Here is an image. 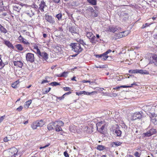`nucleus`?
<instances>
[{
	"mask_svg": "<svg viewBox=\"0 0 157 157\" xmlns=\"http://www.w3.org/2000/svg\"><path fill=\"white\" fill-rule=\"evenodd\" d=\"M64 123L62 121H56L55 122H52L48 125L47 128L48 130H52L55 128L57 132L62 131L61 126L64 125Z\"/></svg>",
	"mask_w": 157,
	"mask_h": 157,
	"instance_id": "obj_1",
	"label": "nucleus"
},
{
	"mask_svg": "<svg viewBox=\"0 0 157 157\" xmlns=\"http://www.w3.org/2000/svg\"><path fill=\"white\" fill-rule=\"evenodd\" d=\"M70 46L72 48V50L77 54H78L83 50L82 48L81 47L80 44L79 43H72L70 45Z\"/></svg>",
	"mask_w": 157,
	"mask_h": 157,
	"instance_id": "obj_2",
	"label": "nucleus"
},
{
	"mask_svg": "<svg viewBox=\"0 0 157 157\" xmlns=\"http://www.w3.org/2000/svg\"><path fill=\"white\" fill-rule=\"evenodd\" d=\"M25 13L28 16L31 17L34 15V9L30 6H27L26 8Z\"/></svg>",
	"mask_w": 157,
	"mask_h": 157,
	"instance_id": "obj_3",
	"label": "nucleus"
},
{
	"mask_svg": "<svg viewBox=\"0 0 157 157\" xmlns=\"http://www.w3.org/2000/svg\"><path fill=\"white\" fill-rule=\"evenodd\" d=\"M149 63L157 66V55H154L150 57Z\"/></svg>",
	"mask_w": 157,
	"mask_h": 157,
	"instance_id": "obj_4",
	"label": "nucleus"
},
{
	"mask_svg": "<svg viewBox=\"0 0 157 157\" xmlns=\"http://www.w3.org/2000/svg\"><path fill=\"white\" fill-rule=\"evenodd\" d=\"M26 60L28 62L32 63L34 61V54L32 53H27L26 54Z\"/></svg>",
	"mask_w": 157,
	"mask_h": 157,
	"instance_id": "obj_5",
	"label": "nucleus"
},
{
	"mask_svg": "<svg viewBox=\"0 0 157 157\" xmlns=\"http://www.w3.org/2000/svg\"><path fill=\"white\" fill-rule=\"evenodd\" d=\"M143 116L142 112H136L134 113L132 116V119L135 120L137 119H140Z\"/></svg>",
	"mask_w": 157,
	"mask_h": 157,
	"instance_id": "obj_6",
	"label": "nucleus"
},
{
	"mask_svg": "<svg viewBox=\"0 0 157 157\" xmlns=\"http://www.w3.org/2000/svg\"><path fill=\"white\" fill-rule=\"evenodd\" d=\"M18 152L17 149L15 147H13L10 149L8 151V155L9 156H12L15 155Z\"/></svg>",
	"mask_w": 157,
	"mask_h": 157,
	"instance_id": "obj_7",
	"label": "nucleus"
},
{
	"mask_svg": "<svg viewBox=\"0 0 157 157\" xmlns=\"http://www.w3.org/2000/svg\"><path fill=\"white\" fill-rule=\"evenodd\" d=\"M156 132V130L155 129L151 128L149 130L147 131L146 133H144V136L148 137L151 136Z\"/></svg>",
	"mask_w": 157,
	"mask_h": 157,
	"instance_id": "obj_8",
	"label": "nucleus"
},
{
	"mask_svg": "<svg viewBox=\"0 0 157 157\" xmlns=\"http://www.w3.org/2000/svg\"><path fill=\"white\" fill-rule=\"evenodd\" d=\"M44 17L45 20L51 24H53L55 22L52 16L49 15L48 13L46 14L44 16Z\"/></svg>",
	"mask_w": 157,
	"mask_h": 157,
	"instance_id": "obj_9",
	"label": "nucleus"
},
{
	"mask_svg": "<svg viewBox=\"0 0 157 157\" xmlns=\"http://www.w3.org/2000/svg\"><path fill=\"white\" fill-rule=\"evenodd\" d=\"M69 30L73 35L75 34H78L79 31L77 28H75L72 26L71 27L69 28Z\"/></svg>",
	"mask_w": 157,
	"mask_h": 157,
	"instance_id": "obj_10",
	"label": "nucleus"
},
{
	"mask_svg": "<svg viewBox=\"0 0 157 157\" xmlns=\"http://www.w3.org/2000/svg\"><path fill=\"white\" fill-rule=\"evenodd\" d=\"M14 65L16 67L21 68L23 65V63L22 61H14L13 62Z\"/></svg>",
	"mask_w": 157,
	"mask_h": 157,
	"instance_id": "obj_11",
	"label": "nucleus"
},
{
	"mask_svg": "<svg viewBox=\"0 0 157 157\" xmlns=\"http://www.w3.org/2000/svg\"><path fill=\"white\" fill-rule=\"evenodd\" d=\"M37 54H38L39 57L41 56L44 58L45 59H46L48 58V55L45 52H41L40 51V53H38Z\"/></svg>",
	"mask_w": 157,
	"mask_h": 157,
	"instance_id": "obj_12",
	"label": "nucleus"
},
{
	"mask_svg": "<svg viewBox=\"0 0 157 157\" xmlns=\"http://www.w3.org/2000/svg\"><path fill=\"white\" fill-rule=\"evenodd\" d=\"M45 6H46L45 2L43 1H41V3L39 4V9L42 11L44 12V8Z\"/></svg>",
	"mask_w": 157,
	"mask_h": 157,
	"instance_id": "obj_13",
	"label": "nucleus"
},
{
	"mask_svg": "<svg viewBox=\"0 0 157 157\" xmlns=\"http://www.w3.org/2000/svg\"><path fill=\"white\" fill-rule=\"evenodd\" d=\"M105 123L104 124H103L102 126L100 127L98 130V131L102 134H104L105 131H106V129L105 128Z\"/></svg>",
	"mask_w": 157,
	"mask_h": 157,
	"instance_id": "obj_14",
	"label": "nucleus"
},
{
	"mask_svg": "<svg viewBox=\"0 0 157 157\" xmlns=\"http://www.w3.org/2000/svg\"><path fill=\"white\" fill-rule=\"evenodd\" d=\"M3 41V43L9 48H14V47L10 41L4 40Z\"/></svg>",
	"mask_w": 157,
	"mask_h": 157,
	"instance_id": "obj_15",
	"label": "nucleus"
},
{
	"mask_svg": "<svg viewBox=\"0 0 157 157\" xmlns=\"http://www.w3.org/2000/svg\"><path fill=\"white\" fill-rule=\"evenodd\" d=\"M129 33V32L128 31H124V32H120V34H121V36H119L120 38H121L124 36H127L128 34Z\"/></svg>",
	"mask_w": 157,
	"mask_h": 157,
	"instance_id": "obj_16",
	"label": "nucleus"
},
{
	"mask_svg": "<svg viewBox=\"0 0 157 157\" xmlns=\"http://www.w3.org/2000/svg\"><path fill=\"white\" fill-rule=\"evenodd\" d=\"M105 124V122L102 121L97 123L96 124L97 130H98L100 127L102 126L103 124Z\"/></svg>",
	"mask_w": 157,
	"mask_h": 157,
	"instance_id": "obj_17",
	"label": "nucleus"
},
{
	"mask_svg": "<svg viewBox=\"0 0 157 157\" xmlns=\"http://www.w3.org/2000/svg\"><path fill=\"white\" fill-rule=\"evenodd\" d=\"M151 121L154 124L157 125V115L152 117Z\"/></svg>",
	"mask_w": 157,
	"mask_h": 157,
	"instance_id": "obj_18",
	"label": "nucleus"
},
{
	"mask_svg": "<svg viewBox=\"0 0 157 157\" xmlns=\"http://www.w3.org/2000/svg\"><path fill=\"white\" fill-rule=\"evenodd\" d=\"M138 73L145 75H148L149 74V73L148 71L146 70H143L138 69Z\"/></svg>",
	"mask_w": 157,
	"mask_h": 157,
	"instance_id": "obj_19",
	"label": "nucleus"
},
{
	"mask_svg": "<svg viewBox=\"0 0 157 157\" xmlns=\"http://www.w3.org/2000/svg\"><path fill=\"white\" fill-rule=\"evenodd\" d=\"M12 139L11 136L8 135L3 139V141L4 142H6L9 141L11 140Z\"/></svg>",
	"mask_w": 157,
	"mask_h": 157,
	"instance_id": "obj_20",
	"label": "nucleus"
},
{
	"mask_svg": "<svg viewBox=\"0 0 157 157\" xmlns=\"http://www.w3.org/2000/svg\"><path fill=\"white\" fill-rule=\"evenodd\" d=\"M76 127L74 125H71L69 127L70 130L72 132H75L76 129Z\"/></svg>",
	"mask_w": 157,
	"mask_h": 157,
	"instance_id": "obj_21",
	"label": "nucleus"
},
{
	"mask_svg": "<svg viewBox=\"0 0 157 157\" xmlns=\"http://www.w3.org/2000/svg\"><path fill=\"white\" fill-rule=\"evenodd\" d=\"M38 127H41L44 124V123L42 120L40 121H36V122Z\"/></svg>",
	"mask_w": 157,
	"mask_h": 157,
	"instance_id": "obj_22",
	"label": "nucleus"
},
{
	"mask_svg": "<svg viewBox=\"0 0 157 157\" xmlns=\"http://www.w3.org/2000/svg\"><path fill=\"white\" fill-rule=\"evenodd\" d=\"M13 10L17 12H19L21 8L20 6L18 5H15L13 7Z\"/></svg>",
	"mask_w": 157,
	"mask_h": 157,
	"instance_id": "obj_23",
	"label": "nucleus"
},
{
	"mask_svg": "<svg viewBox=\"0 0 157 157\" xmlns=\"http://www.w3.org/2000/svg\"><path fill=\"white\" fill-rule=\"evenodd\" d=\"M95 37L93 35L91 37V38L90 39V42L92 43H94L95 44L96 42V40H95Z\"/></svg>",
	"mask_w": 157,
	"mask_h": 157,
	"instance_id": "obj_24",
	"label": "nucleus"
},
{
	"mask_svg": "<svg viewBox=\"0 0 157 157\" xmlns=\"http://www.w3.org/2000/svg\"><path fill=\"white\" fill-rule=\"evenodd\" d=\"M0 31L2 33L6 34L7 33V31L3 26H2L0 29Z\"/></svg>",
	"mask_w": 157,
	"mask_h": 157,
	"instance_id": "obj_25",
	"label": "nucleus"
},
{
	"mask_svg": "<svg viewBox=\"0 0 157 157\" xmlns=\"http://www.w3.org/2000/svg\"><path fill=\"white\" fill-rule=\"evenodd\" d=\"M87 1L89 3L93 5H96L97 3L96 0H87Z\"/></svg>",
	"mask_w": 157,
	"mask_h": 157,
	"instance_id": "obj_26",
	"label": "nucleus"
},
{
	"mask_svg": "<svg viewBox=\"0 0 157 157\" xmlns=\"http://www.w3.org/2000/svg\"><path fill=\"white\" fill-rule=\"evenodd\" d=\"M25 118L23 116H21L19 119L18 121L20 123H23L25 121Z\"/></svg>",
	"mask_w": 157,
	"mask_h": 157,
	"instance_id": "obj_27",
	"label": "nucleus"
},
{
	"mask_svg": "<svg viewBox=\"0 0 157 157\" xmlns=\"http://www.w3.org/2000/svg\"><path fill=\"white\" fill-rule=\"evenodd\" d=\"M31 126L33 129H35L38 127L36 122L32 123L31 125Z\"/></svg>",
	"mask_w": 157,
	"mask_h": 157,
	"instance_id": "obj_28",
	"label": "nucleus"
},
{
	"mask_svg": "<svg viewBox=\"0 0 157 157\" xmlns=\"http://www.w3.org/2000/svg\"><path fill=\"white\" fill-rule=\"evenodd\" d=\"M97 149L99 151H102L105 149V147L102 145H98Z\"/></svg>",
	"mask_w": 157,
	"mask_h": 157,
	"instance_id": "obj_29",
	"label": "nucleus"
},
{
	"mask_svg": "<svg viewBox=\"0 0 157 157\" xmlns=\"http://www.w3.org/2000/svg\"><path fill=\"white\" fill-rule=\"evenodd\" d=\"M117 136H120L121 134V131L119 129L116 130L115 132Z\"/></svg>",
	"mask_w": 157,
	"mask_h": 157,
	"instance_id": "obj_30",
	"label": "nucleus"
},
{
	"mask_svg": "<svg viewBox=\"0 0 157 157\" xmlns=\"http://www.w3.org/2000/svg\"><path fill=\"white\" fill-rule=\"evenodd\" d=\"M86 35L87 37L89 39L93 35L92 33L90 32H86Z\"/></svg>",
	"mask_w": 157,
	"mask_h": 157,
	"instance_id": "obj_31",
	"label": "nucleus"
},
{
	"mask_svg": "<svg viewBox=\"0 0 157 157\" xmlns=\"http://www.w3.org/2000/svg\"><path fill=\"white\" fill-rule=\"evenodd\" d=\"M32 102V100H29L28 101H27L25 102V107H27V108H28L29 106L31 104Z\"/></svg>",
	"mask_w": 157,
	"mask_h": 157,
	"instance_id": "obj_32",
	"label": "nucleus"
},
{
	"mask_svg": "<svg viewBox=\"0 0 157 157\" xmlns=\"http://www.w3.org/2000/svg\"><path fill=\"white\" fill-rule=\"evenodd\" d=\"M1 56L0 55V69H2L4 66V64L2 63L1 59Z\"/></svg>",
	"mask_w": 157,
	"mask_h": 157,
	"instance_id": "obj_33",
	"label": "nucleus"
},
{
	"mask_svg": "<svg viewBox=\"0 0 157 157\" xmlns=\"http://www.w3.org/2000/svg\"><path fill=\"white\" fill-rule=\"evenodd\" d=\"M84 130L85 131H86L89 133H91V132L93 131V130H91L90 131L89 129H90V127H88L86 126L84 128Z\"/></svg>",
	"mask_w": 157,
	"mask_h": 157,
	"instance_id": "obj_34",
	"label": "nucleus"
},
{
	"mask_svg": "<svg viewBox=\"0 0 157 157\" xmlns=\"http://www.w3.org/2000/svg\"><path fill=\"white\" fill-rule=\"evenodd\" d=\"M122 144V143L120 142H115L113 143V146L115 145L117 146H118L121 145Z\"/></svg>",
	"mask_w": 157,
	"mask_h": 157,
	"instance_id": "obj_35",
	"label": "nucleus"
},
{
	"mask_svg": "<svg viewBox=\"0 0 157 157\" xmlns=\"http://www.w3.org/2000/svg\"><path fill=\"white\" fill-rule=\"evenodd\" d=\"M50 84L52 86H58V85H60V84L59 83L56 82H52Z\"/></svg>",
	"mask_w": 157,
	"mask_h": 157,
	"instance_id": "obj_36",
	"label": "nucleus"
},
{
	"mask_svg": "<svg viewBox=\"0 0 157 157\" xmlns=\"http://www.w3.org/2000/svg\"><path fill=\"white\" fill-rule=\"evenodd\" d=\"M86 92L84 91H81L80 92H78L76 93V94L77 95H81L82 94H86Z\"/></svg>",
	"mask_w": 157,
	"mask_h": 157,
	"instance_id": "obj_37",
	"label": "nucleus"
},
{
	"mask_svg": "<svg viewBox=\"0 0 157 157\" xmlns=\"http://www.w3.org/2000/svg\"><path fill=\"white\" fill-rule=\"evenodd\" d=\"M16 48L19 50L21 51L23 50V48L22 45L20 44H18L16 45Z\"/></svg>",
	"mask_w": 157,
	"mask_h": 157,
	"instance_id": "obj_38",
	"label": "nucleus"
},
{
	"mask_svg": "<svg viewBox=\"0 0 157 157\" xmlns=\"http://www.w3.org/2000/svg\"><path fill=\"white\" fill-rule=\"evenodd\" d=\"M122 15L125 18V19H127L128 17V14L125 12H123L122 14Z\"/></svg>",
	"mask_w": 157,
	"mask_h": 157,
	"instance_id": "obj_39",
	"label": "nucleus"
},
{
	"mask_svg": "<svg viewBox=\"0 0 157 157\" xmlns=\"http://www.w3.org/2000/svg\"><path fill=\"white\" fill-rule=\"evenodd\" d=\"M128 72L130 73H137L138 69L130 70Z\"/></svg>",
	"mask_w": 157,
	"mask_h": 157,
	"instance_id": "obj_40",
	"label": "nucleus"
},
{
	"mask_svg": "<svg viewBox=\"0 0 157 157\" xmlns=\"http://www.w3.org/2000/svg\"><path fill=\"white\" fill-rule=\"evenodd\" d=\"M62 13H60L57 14L56 16V17L57 18L58 20H60L62 18Z\"/></svg>",
	"mask_w": 157,
	"mask_h": 157,
	"instance_id": "obj_41",
	"label": "nucleus"
},
{
	"mask_svg": "<svg viewBox=\"0 0 157 157\" xmlns=\"http://www.w3.org/2000/svg\"><path fill=\"white\" fill-rule=\"evenodd\" d=\"M34 49H35V51H36L35 52L37 53V54L38 53H40V50L39 49L37 46H36L34 47Z\"/></svg>",
	"mask_w": 157,
	"mask_h": 157,
	"instance_id": "obj_42",
	"label": "nucleus"
},
{
	"mask_svg": "<svg viewBox=\"0 0 157 157\" xmlns=\"http://www.w3.org/2000/svg\"><path fill=\"white\" fill-rule=\"evenodd\" d=\"M88 10L91 12V15H92L94 12V10L91 7H90L89 8Z\"/></svg>",
	"mask_w": 157,
	"mask_h": 157,
	"instance_id": "obj_43",
	"label": "nucleus"
},
{
	"mask_svg": "<svg viewBox=\"0 0 157 157\" xmlns=\"http://www.w3.org/2000/svg\"><path fill=\"white\" fill-rule=\"evenodd\" d=\"M68 74V72L64 71L62 74H61V76L62 77H66L67 75Z\"/></svg>",
	"mask_w": 157,
	"mask_h": 157,
	"instance_id": "obj_44",
	"label": "nucleus"
},
{
	"mask_svg": "<svg viewBox=\"0 0 157 157\" xmlns=\"http://www.w3.org/2000/svg\"><path fill=\"white\" fill-rule=\"evenodd\" d=\"M133 86V84H132L130 86L123 85L121 86V87L122 88H130L132 87Z\"/></svg>",
	"mask_w": 157,
	"mask_h": 157,
	"instance_id": "obj_45",
	"label": "nucleus"
},
{
	"mask_svg": "<svg viewBox=\"0 0 157 157\" xmlns=\"http://www.w3.org/2000/svg\"><path fill=\"white\" fill-rule=\"evenodd\" d=\"M111 31L114 33L117 30V29L116 27H111L110 29Z\"/></svg>",
	"mask_w": 157,
	"mask_h": 157,
	"instance_id": "obj_46",
	"label": "nucleus"
},
{
	"mask_svg": "<svg viewBox=\"0 0 157 157\" xmlns=\"http://www.w3.org/2000/svg\"><path fill=\"white\" fill-rule=\"evenodd\" d=\"M106 66L105 65H99L98 66H95V67L97 68H106Z\"/></svg>",
	"mask_w": 157,
	"mask_h": 157,
	"instance_id": "obj_47",
	"label": "nucleus"
},
{
	"mask_svg": "<svg viewBox=\"0 0 157 157\" xmlns=\"http://www.w3.org/2000/svg\"><path fill=\"white\" fill-rule=\"evenodd\" d=\"M109 56H108L104 54L102 56L101 58L103 60H105Z\"/></svg>",
	"mask_w": 157,
	"mask_h": 157,
	"instance_id": "obj_48",
	"label": "nucleus"
},
{
	"mask_svg": "<svg viewBox=\"0 0 157 157\" xmlns=\"http://www.w3.org/2000/svg\"><path fill=\"white\" fill-rule=\"evenodd\" d=\"M150 25V24H148V23H145V24L143 25V26L141 27L142 29H144L146 27L149 26Z\"/></svg>",
	"mask_w": 157,
	"mask_h": 157,
	"instance_id": "obj_49",
	"label": "nucleus"
},
{
	"mask_svg": "<svg viewBox=\"0 0 157 157\" xmlns=\"http://www.w3.org/2000/svg\"><path fill=\"white\" fill-rule=\"evenodd\" d=\"M18 39L22 42H23V40H25V39L21 35L18 37Z\"/></svg>",
	"mask_w": 157,
	"mask_h": 157,
	"instance_id": "obj_50",
	"label": "nucleus"
},
{
	"mask_svg": "<svg viewBox=\"0 0 157 157\" xmlns=\"http://www.w3.org/2000/svg\"><path fill=\"white\" fill-rule=\"evenodd\" d=\"M56 97L57 99H59V100H62V99H63L64 98V95H63V96H62L60 97H57V96H56Z\"/></svg>",
	"mask_w": 157,
	"mask_h": 157,
	"instance_id": "obj_51",
	"label": "nucleus"
},
{
	"mask_svg": "<svg viewBox=\"0 0 157 157\" xmlns=\"http://www.w3.org/2000/svg\"><path fill=\"white\" fill-rule=\"evenodd\" d=\"M93 13L92 15H91L93 17H97L98 16V13L97 11L94 12Z\"/></svg>",
	"mask_w": 157,
	"mask_h": 157,
	"instance_id": "obj_52",
	"label": "nucleus"
},
{
	"mask_svg": "<svg viewBox=\"0 0 157 157\" xmlns=\"http://www.w3.org/2000/svg\"><path fill=\"white\" fill-rule=\"evenodd\" d=\"M17 82H14L12 84V87L13 88H15L17 87Z\"/></svg>",
	"mask_w": 157,
	"mask_h": 157,
	"instance_id": "obj_53",
	"label": "nucleus"
},
{
	"mask_svg": "<svg viewBox=\"0 0 157 157\" xmlns=\"http://www.w3.org/2000/svg\"><path fill=\"white\" fill-rule=\"evenodd\" d=\"M80 43L82 44L83 46L85 45L88 46V44H87L85 42H84L82 40H80Z\"/></svg>",
	"mask_w": 157,
	"mask_h": 157,
	"instance_id": "obj_54",
	"label": "nucleus"
},
{
	"mask_svg": "<svg viewBox=\"0 0 157 157\" xmlns=\"http://www.w3.org/2000/svg\"><path fill=\"white\" fill-rule=\"evenodd\" d=\"M23 109V107L21 106H20L18 108H17V110L19 112L21 111Z\"/></svg>",
	"mask_w": 157,
	"mask_h": 157,
	"instance_id": "obj_55",
	"label": "nucleus"
},
{
	"mask_svg": "<svg viewBox=\"0 0 157 157\" xmlns=\"http://www.w3.org/2000/svg\"><path fill=\"white\" fill-rule=\"evenodd\" d=\"M50 145V144L48 143V144H47L46 145H45V146H44V147H40V149H42L45 148V147H48Z\"/></svg>",
	"mask_w": 157,
	"mask_h": 157,
	"instance_id": "obj_56",
	"label": "nucleus"
},
{
	"mask_svg": "<svg viewBox=\"0 0 157 157\" xmlns=\"http://www.w3.org/2000/svg\"><path fill=\"white\" fill-rule=\"evenodd\" d=\"M103 55V54H101L100 55H95V56L97 58H101L102 57V56Z\"/></svg>",
	"mask_w": 157,
	"mask_h": 157,
	"instance_id": "obj_57",
	"label": "nucleus"
},
{
	"mask_svg": "<svg viewBox=\"0 0 157 157\" xmlns=\"http://www.w3.org/2000/svg\"><path fill=\"white\" fill-rule=\"evenodd\" d=\"M22 43H23L24 44H26L27 45L29 44L28 42L25 39V40H23Z\"/></svg>",
	"mask_w": 157,
	"mask_h": 157,
	"instance_id": "obj_58",
	"label": "nucleus"
},
{
	"mask_svg": "<svg viewBox=\"0 0 157 157\" xmlns=\"http://www.w3.org/2000/svg\"><path fill=\"white\" fill-rule=\"evenodd\" d=\"M63 89L65 91H70L71 89L69 87H64Z\"/></svg>",
	"mask_w": 157,
	"mask_h": 157,
	"instance_id": "obj_59",
	"label": "nucleus"
},
{
	"mask_svg": "<svg viewBox=\"0 0 157 157\" xmlns=\"http://www.w3.org/2000/svg\"><path fill=\"white\" fill-rule=\"evenodd\" d=\"M51 88L50 87L48 88V89L46 90L44 92V94H47V93H48L50 91V90H51Z\"/></svg>",
	"mask_w": 157,
	"mask_h": 157,
	"instance_id": "obj_60",
	"label": "nucleus"
},
{
	"mask_svg": "<svg viewBox=\"0 0 157 157\" xmlns=\"http://www.w3.org/2000/svg\"><path fill=\"white\" fill-rule=\"evenodd\" d=\"M5 116H2L0 117V123H1L4 119Z\"/></svg>",
	"mask_w": 157,
	"mask_h": 157,
	"instance_id": "obj_61",
	"label": "nucleus"
},
{
	"mask_svg": "<svg viewBox=\"0 0 157 157\" xmlns=\"http://www.w3.org/2000/svg\"><path fill=\"white\" fill-rule=\"evenodd\" d=\"M64 155L65 157H69V155L66 151L64 152Z\"/></svg>",
	"mask_w": 157,
	"mask_h": 157,
	"instance_id": "obj_62",
	"label": "nucleus"
},
{
	"mask_svg": "<svg viewBox=\"0 0 157 157\" xmlns=\"http://www.w3.org/2000/svg\"><path fill=\"white\" fill-rule=\"evenodd\" d=\"M134 155L136 157H139V153L138 152H136L134 154Z\"/></svg>",
	"mask_w": 157,
	"mask_h": 157,
	"instance_id": "obj_63",
	"label": "nucleus"
},
{
	"mask_svg": "<svg viewBox=\"0 0 157 157\" xmlns=\"http://www.w3.org/2000/svg\"><path fill=\"white\" fill-rule=\"evenodd\" d=\"M48 80H43L41 82V83L42 84H43V83H48Z\"/></svg>",
	"mask_w": 157,
	"mask_h": 157,
	"instance_id": "obj_64",
	"label": "nucleus"
}]
</instances>
